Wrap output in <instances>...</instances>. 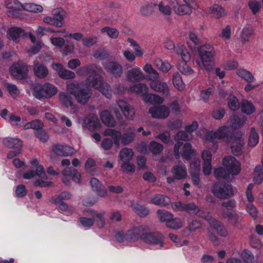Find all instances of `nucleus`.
I'll list each match as a JSON object with an SVG mask.
<instances>
[{"label":"nucleus","mask_w":263,"mask_h":263,"mask_svg":"<svg viewBox=\"0 0 263 263\" xmlns=\"http://www.w3.org/2000/svg\"><path fill=\"white\" fill-rule=\"evenodd\" d=\"M223 164L226 169L219 167L214 170V175L217 179H227L230 178V175H237L241 170L239 162L232 156L224 157L223 159Z\"/></svg>","instance_id":"f257e3e1"},{"label":"nucleus","mask_w":263,"mask_h":263,"mask_svg":"<svg viewBox=\"0 0 263 263\" xmlns=\"http://www.w3.org/2000/svg\"><path fill=\"white\" fill-rule=\"evenodd\" d=\"M79 83L70 82L66 84L67 91L74 97L78 104L85 105L92 97V90L87 87H82Z\"/></svg>","instance_id":"f03ea898"},{"label":"nucleus","mask_w":263,"mask_h":263,"mask_svg":"<svg viewBox=\"0 0 263 263\" xmlns=\"http://www.w3.org/2000/svg\"><path fill=\"white\" fill-rule=\"evenodd\" d=\"M104 134L106 136H111L114 139L115 144L119 145L121 142L123 145H127L135 140L136 129L134 127H129L122 135L119 131L107 128L105 130Z\"/></svg>","instance_id":"7ed1b4c3"},{"label":"nucleus","mask_w":263,"mask_h":263,"mask_svg":"<svg viewBox=\"0 0 263 263\" xmlns=\"http://www.w3.org/2000/svg\"><path fill=\"white\" fill-rule=\"evenodd\" d=\"M198 52L200 60V62H198L199 67L210 70L214 65L215 56L214 48L209 44L203 45L198 47Z\"/></svg>","instance_id":"20e7f679"},{"label":"nucleus","mask_w":263,"mask_h":263,"mask_svg":"<svg viewBox=\"0 0 263 263\" xmlns=\"http://www.w3.org/2000/svg\"><path fill=\"white\" fill-rule=\"evenodd\" d=\"M58 91L57 88L49 83H45L43 85L34 87L33 95L38 99L50 98L54 96Z\"/></svg>","instance_id":"39448f33"},{"label":"nucleus","mask_w":263,"mask_h":263,"mask_svg":"<svg viewBox=\"0 0 263 263\" xmlns=\"http://www.w3.org/2000/svg\"><path fill=\"white\" fill-rule=\"evenodd\" d=\"M212 192L216 197L221 199H226L234 195L232 185L224 182L215 183Z\"/></svg>","instance_id":"423d86ee"},{"label":"nucleus","mask_w":263,"mask_h":263,"mask_svg":"<svg viewBox=\"0 0 263 263\" xmlns=\"http://www.w3.org/2000/svg\"><path fill=\"white\" fill-rule=\"evenodd\" d=\"M142 240L147 243L160 244V246L163 247V236L158 232L147 233V228L144 235L142 237Z\"/></svg>","instance_id":"0eeeda50"},{"label":"nucleus","mask_w":263,"mask_h":263,"mask_svg":"<svg viewBox=\"0 0 263 263\" xmlns=\"http://www.w3.org/2000/svg\"><path fill=\"white\" fill-rule=\"evenodd\" d=\"M83 213L84 215L86 216H89L92 217V218L95 219V221L96 220L98 222V226L100 228H103L105 224V219L104 216L105 215V212L103 211L98 212L95 211L92 209H87L83 210Z\"/></svg>","instance_id":"6e6552de"},{"label":"nucleus","mask_w":263,"mask_h":263,"mask_svg":"<svg viewBox=\"0 0 263 263\" xmlns=\"http://www.w3.org/2000/svg\"><path fill=\"white\" fill-rule=\"evenodd\" d=\"M148 112L153 118L164 119L170 114L169 108L164 105L152 107L149 109Z\"/></svg>","instance_id":"1a4fd4ad"},{"label":"nucleus","mask_w":263,"mask_h":263,"mask_svg":"<svg viewBox=\"0 0 263 263\" xmlns=\"http://www.w3.org/2000/svg\"><path fill=\"white\" fill-rule=\"evenodd\" d=\"M146 228V226H139L128 230L126 234V239L133 241L139 238L142 239L143 235H144Z\"/></svg>","instance_id":"9d476101"},{"label":"nucleus","mask_w":263,"mask_h":263,"mask_svg":"<svg viewBox=\"0 0 263 263\" xmlns=\"http://www.w3.org/2000/svg\"><path fill=\"white\" fill-rule=\"evenodd\" d=\"M105 69L116 78H120L123 74V67L117 61H110L104 65Z\"/></svg>","instance_id":"9b49d317"},{"label":"nucleus","mask_w":263,"mask_h":263,"mask_svg":"<svg viewBox=\"0 0 263 263\" xmlns=\"http://www.w3.org/2000/svg\"><path fill=\"white\" fill-rule=\"evenodd\" d=\"M11 74L18 78H25L27 75L28 68L27 65L23 63L13 64L10 68Z\"/></svg>","instance_id":"f8f14e48"},{"label":"nucleus","mask_w":263,"mask_h":263,"mask_svg":"<svg viewBox=\"0 0 263 263\" xmlns=\"http://www.w3.org/2000/svg\"><path fill=\"white\" fill-rule=\"evenodd\" d=\"M216 132L218 139H222L228 143L230 142L235 136L234 135L232 127L227 126L220 127Z\"/></svg>","instance_id":"ddd939ff"},{"label":"nucleus","mask_w":263,"mask_h":263,"mask_svg":"<svg viewBox=\"0 0 263 263\" xmlns=\"http://www.w3.org/2000/svg\"><path fill=\"white\" fill-rule=\"evenodd\" d=\"M52 68L57 71L59 77L63 79H73L76 77V74L74 72L64 68L61 64H53Z\"/></svg>","instance_id":"4468645a"},{"label":"nucleus","mask_w":263,"mask_h":263,"mask_svg":"<svg viewBox=\"0 0 263 263\" xmlns=\"http://www.w3.org/2000/svg\"><path fill=\"white\" fill-rule=\"evenodd\" d=\"M52 151L57 155L61 157L71 156L75 153L74 148L67 145H55L52 147Z\"/></svg>","instance_id":"2eb2a0df"},{"label":"nucleus","mask_w":263,"mask_h":263,"mask_svg":"<svg viewBox=\"0 0 263 263\" xmlns=\"http://www.w3.org/2000/svg\"><path fill=\"white\" fill-rule=\"evenodd\" d=\"M150 87L154 91L161 93L165 96L170 94L168 86L166 82L158 80H152L150 83Z\"/></svg>","instance_id":"dca6fc26"},{"label":"nucleus","mask_w":263,"mask_h":263,"mask_svg":"<svg viewBox=\"0 0 263 263\" xmlns=\"http://www.w3.org/2000/svg\"><path fill=\"white\" fill-rule=\"evenodd\" d=\"M231 148L232 153L235 156H238L242 153L244 141L241 136H235L232 140Z\"/></svg>","instance_id":"f3484780"},{"label":"nucleus","mask_w":263,"mask_h":263,"mask_svg":"<svg viewBox=\"0 0 263 263\" xmlns=\"http://www.w3.org/2000/svg\"><path fill=\"white\" fill-rule=\"evenodd\" d=\"M117 105L127 119L129 120L133 119L135 115V111L130 105L123 100L118 101Z\"/></svg>","instance_id":"a211bd4d"},{"label":"nucleus","mask_w":263,"mask_h":263,"mask_svg":"<svg viewBox=\"0 0 263 263\" xmlns=\"http://www.w3.org/2000/svg\"><path fill=\"white\" fill-rule=\"evenodd\" d=\"M102 81V78L99 74L95 73L90 75L85 80L86 87L98 89L100 87Z\"/></svg>","instance_id":"6ab92c4d"},{"label":"nucleus","mask_w":263,"mask_h":263,"mask_svg":"<svg viewBox=\"0 0 263 263\" xmlns=\"http://www.w3.org/2000/svg\"><path fill=\"white\" fill-rule=\"evenodd\" d=\"M90 184L92 190L100 197L106 195L107 190L100 181L96 178H92L90 180Z\"/></svg>","instance_id":"aec40b11"},{"label":"nucleus","mask_w":263,"mask_h":263,"mask_svg":"<svg viewBox=\"0 0 263 263\" xmlns=\"http://www.w3.org/2000/svg\"><path fill=\"white\" fill-rule=\"evenodd\" d=\"M72 94L68 92H61L58 95L59 101L60 104L65 107H73L74 106Z\"/></svg>","instance_id":"412c9836"},{"label":"nucleus","mask_w":263,"mask_h":263,"mask_svg":"<svg viewBox=\"0 0 263 263\" xmlns=\"http://www.w3.org/2000/svg\"><path fill=\"white\" fill-rule=\"evenodd\" d=\"M33 70L34 74L40 78H44L48 74L47 68L37 60L33 61Z\"/></svg>","instance_id":"4be33fe9"},{"label":"nucleus","mask_w":263,"mask_h":263,"mask_svg":"<svg viewBox=\"0 0 263 263\" xmlns=\"http://www.w3.org/2000/svg\"><path fill=\"white\" fill-rule=\"evenodd\" d=\"M126 76L127 79L132 82H138L144 78L142 72L138 67L133 68L128 70Z\"/></svg>","instance_id":"5701e85b"},{"label":"nucleus","mask_w":263,"mask_h":263,"mask_svg":"<svg viewBox=\"0 0 263 263\" xmlns=\"http://www.w3.org/2000/svg\"><path fill=\"white\" fill-rule=\"evenodd\" d=\"M171 172L175 179H184L187 176L186 167L183 164L174 166L172 169Z\"/></svg>","instance_id":"b1692460"},{"label":"nucleus","mask_w":263,"mask_h":263,"mask_svg":"<svg viewBox=\"0 0 263 263\" xmlns=\"http://www.w3.org/2000/svg\"><path fill=\"white\" fill-rule=\"evenodd\" d=\"M221 216L223 219L228 221L234 226H237L240 222L241 218L235 212L223 210L221 212Z\"/></svg>","instance_id":"393cba45"},{"label":"nucleus","mask_w":263,"mask_h":263,"mask_svg":"<svg viewBox=\"0 0 263 263\" xmlns=\"http://www.w3.org/2000/svg\"><path fill=\"white\" fill-rule=\"evenodd\" d=\"M35 168V171L31 170L29 172L24 173L23 174V178L26 179H28L36 176L45 179H47L44 171V168L42 165H39Z\"/></svg>","instance_id":"a878e982"},{"label":"nucleus","mask_w":263,"mask_h":263,"mask_svg":"<svg viewBox=\"0 0 263 263\" xmlns=\"http://www.w3.org/2000/svg\"><path fill=\"white\" fill-rule=\"evenodd\" d=\"M170 198L164 195L156 194L151 199L150 202L157 205L166 206L171 203Z\"/></svg>","instance_id":"bb28decb"},{"label":"nucleus","mask_w":263,"mask_h":263,"mask_svg":"<svg viewBox=\"0 0 263 263\" xmlns=\"http://www.w3.org/2000/svg\"><path fill=\"white\" fill-rule=\"evenodd\" d=\"M210 226L216 232L217 234L221 237H227L228 232L224 224L220 221L215 220L211 221Z\"/></svg>","instance_id":"cd10ccee"},{"label":"nucleus","mask_w":263,"mask_h":263,"mask_svg":"<svg viewBox=\"0 0 263 263\" xmlns=\"http://www.w3.org/2000/svg\"><path fill=\"white\" fill-rule=\"evenodd\" d=\"M84 123L89 129H93L98 127L100 125L98 118L96 115L89 114L84 119Z\"/></svg>","instance_id":"c85d7f7f"},{"label":"nucleus","mask_w":263,"mask_h":263,"mask_svg":"<svg viewBox=\"0 0 263 263\" xmlns=\"http://www.w3.org/2000/svg\"><path fill=\"white\" fill-rule=\"evenodd\" d=\"M3 144L12 149H21L22 146V141L18 138H6L3 140Z\"/></svg>","instance_id":"c756f323"},{"label":"nucleus","mask_w":263,"mask_h":263,"mask_svg":"<svg viewBox=\"0 0 263 263\" xmlns=\"http://www.w3.org/2000/svg\"><path fill=\"white\" fill-rule=\"evenodd\" d=\"M100 118L102 122L108 126L114 127L116 124L114 118L107 110H105L100 113Z\"/></svg>","instance_id":"7c9ffc66"},{"label":"nucleus","mask_w":263,"mask_h":263,"mask_svg":"<svg viewBox=\"0 0 263 263\" xmlns=\"http://www.w3.org/2000/svg\"><path fill=\"white\" fill-rule=\"evenodd\" d=\"M176 54L180 55L182 61L181 62H187L191 58V54L185 46L181 44H178L175 48Z\"/></svg>","instance_id":"2f4dec72"},{"label":"nucleus","mask_w":263,"mask_h":263,"mask_svg":"<svg viewBox=\"0 0 263 263\" xmlns=\"http://www.w3.org/2000/svg\"><path fill=\"white\" fill-rule=\"evenodd\" d=\"M129 90L132 92H134L137 95H141L143 99L144 95H146L148 91V87L147 86L143 83H138L131 86Z\"/></svg>","instance_id":"473e14b6"},{"label":"nucleus","mask_w":263,"mask_h":263,"mask_svg":"<svg viewBox=\"0 0 263 263\" xmlns=\"http://www.w3.org/2000/svg\"><path fill=\"white\" fill-rule=\"evenodd\" d=\"M240 108L242 112L250 115L255 111V107L253 104L246 100H243L240 102Z\"/></svg>","instance_id":"72a5a7b5"},{"label":"nucleus","mask_w":263,"mask_h":263,"mask_svg":"<svg viewBox=\"0 0 263 263\" xmlns=\"http://www.w3.org/2000/svg\"><path fill=\"white\" fill-rule=\"evenodd\" d=\"M64 14L65 12L63 10H57L54 11L52 17L55 22V27L60 28L63 26Z\"/></svg>","instance_id":"f704fd0d"},{"label":"nucleus","mask_w":263,"mask_h":263,"mask_svg":"<svg viewBox=\"0 0 263 263\" xmlns=\"http://www.w3.org/2000/svg\"><path fill=\"white\" fill-rule=\"evenodd\" d=\"M254 30L253 27L250 25H247L242 29L241 33V39L243 44L249 42L250 37L253 35Z\"/></svg>","instance_id":"c9c22d12"},{"label":"nucleus","mask_w":263,"mask_h":263,"mask_svg":"<svg viewBox=\"0 0 263 263\" xmlns=\"http://www.w3.org/2000/svg\"><path fill=\"white\" fill-rule=\"evenodd\" d=\"M119 155L123 163L129 162L133 157L134 152L132 149L124 148L120 152Z\"/></svg>","instance_id":"e433bc0d"},{"label":"nucleus","mask_w":263,"mask_h":263,"mask_svg":"<svg viewBox=\"0 0 263 263\" xmlns=\"http://www.w3.org/2000/svg\"><path fill=\"white\" fill-rule=\"evenodd\" d=\"M253 181L258 184L263 181V166L261 165H257L254 168Z\"/></svg>","instance_id":"4c0bfd02"},{"label":"nucleus","mask_w":263,"mask_h":263,"mask_svg":"<svg viewBox=\"0 0 263 263\" xmlns=\"http://www.w3.org/2000/svg\"><path fill=\"white\" fill-rule=\"evenodd\" d=\"M9 39L14 41L24 35V31L20 28L13 27L9 29L8 31Z\"/></svg>","instance_id":"58836bf2"},{"label":"nucleus","mask_w":263,"mask_h":263,"mask_svg":"<svg viewBox=\"0 0 263 263\" xmlns=\"http://www.w3.org/2000/svg\"><path fill=\"white\" fill-rule=\"evenodd\" d=\"M157 216L159 221L161 222H167L173 218V215L165 210H158Z\"/></svg>","instance_id":"ea45409f"},{"label":"nucleus","mask_w":263,"mask_h":263,"mask_svg":"<svg viewBox=\"0 0 263 263\" xmlns=\"http://www.w3.org/2000/svg\"><path fill=\"white\" fill-rule=\"evenodd\" d=\"M175 12L178 15L190 14L192 12L191 7L187 5H179L178 3L174 6Z\"/></svg>","instance_id":"a19ab883"},{"label":"nucleus","mask_w":263,"mask_h":263,"mask_svg":"<svg viewBox=\"0 0 263 263\" xmlns=\"http://www.w3.org/2000/svg\"><path fill=\"white\" fill-rule=\"evenodd\" d=\"M134 212L140 217H145L149 214V210L144 205L136 203L132 205Z\"/></svg>","instance_id":"79ce46f5"},{"label":"nucleus","mask_w":263,"mask_h":263,"mask_svg":"<svg viewBox=\"0 0 263 263\" xmlns=\"http://www.w3.org/2000/svg\"><path fill=\"white\" fill-rule=\"evenodd\" d=\"M143 100L146 103L151 104H161L164 101L163 99L158 95L147 93L144 95Z\"/></svg>","instance_id":"37998d69"},{"label":"nucleus","mask_w":263,"mask_h":263,"mask_svg":"<svg viewBox=\"0 0 263 263\" xmlns=\"http://www.w3.org/2000/svg\"><path fill=\"white\" fill-rule=\"evenodd\" d=\"M148 149L153 155H158L163 151V146L155 141H152L148 145Z\"/></svg>","instance_id":"c03bdc74"},{"label":"nucleus","mask_w":263,"mask_h":263,"mask_svg":"<svg viewBox=\"0 0 263 263\" xmlns=\"http://www.w3.org/2000/svg\"><path fill=\"white\" fill-rule=\"evenodd\" d=\"M22 10L37 13L43 11V8L42 6L34 3H25L23 4Z\"/></svg>","instance_id":"a18cd8bd"},{"label":"nucleus","mask_w":263,"mask_h":263,"mask_svg":"<svg viewBox=\"0 0 263 263\" xmlns=\"http://www.w3.org/2000/svg\"><path fill=\"white\" fill-rule=\"evenodd\" d=\"M259 136L257 133L255 127H252L251 128V131L248 140V145L251 147H254L258 143Z\"/></svg>","instance_id":"49530a36"},{"label":"nucleus","mask_w":263,"mask_h":263,"mask_svg":"<svg viewBox=\"0 0 263 263\" xmlns=\"http://www.w3.org/2000/svg\"><path fill=\"white\" fill-rule=\"evenodd\" d=\"M228 105L231 110L235 111L240 107V103L236 97L230 95L228 98Z\"/></svg>","instance_id":"de8ad7c7"},{"label":"nucleus","mask_w":263,"mask_h":263,"mask_svg":"<svg viewBox=\"0 0 263 263\" xmlns=\"http://www.w3.org/2000/svg\"><path fill=\"white\" fill-rule=\"evenodd\" d=\"M237 75L245 80L248 83L252 82L254 80V77L251 72L245 69H239L237 72Z\"/></svg>","instance_id":"09e8293b"},{"label":"nucleus","mask_w":263,"mask_h":263,"mask_svg":"<svg viewBox=\"0 0 263 263\" xmlns=\"http://www.w3.org/2000/svg\"><path fill=\"white\" fill-rule=\"evenodd\" d=\"M211 13L216 18H220L226 14L224 9L220 6L215 4L210 7Z\"/></svg>","instance_id":"8fccbe9b"},{"label":"nucleus","mask_w":263,"mask_h":263,"mask_svg":"<svg viewBox=\"0 0 263 263\" xmlns=\"http://www.w3.org/2000/svg\"><path fill=\"white\" fill-rule=\"evenodd\" d=\"M4 5L8 9L13 10H22L23 7V4L17 0H6Z\"/></svg>","instance_id":"3c124183"},{"label":"nucleus","mask_w":263,"mask_h":263,"mask_svg":"<svg viewBox=\"0 0 263 263\" xmlns=\"http://www.w3.org/2000/svg\"><path fill=\"white\" fill-rule=\"evenodd\" d=\"M186 63L187 62H180L178 65V70L183 74L190 76L194 73V71Z\"/></svg>","instance_id":"603ef678"},{"label":"nucleus","mask_w":263,"mask_h":263,"mask_svg":"<svg viewBox=\"0 0 263 263\" xmlns=\"http://www.w3.org/2000/svg\"><path fill=\"white\" fill-rule=\"evenodd\" d=\"M183 151L181 154L182 157L186 160L190 159L194 154V151L192 148L191 144L185 143L183 145Z\"/></svg>","instance_id":"864d4df0"},{"label":"nucleus","mask_w":263,"mask_h":263,"mask_svg":"<svg viewBox=\"0 0 263 263\" xmlns=\"http://www.w3.org/2000/svg\"><path fill=\"white\" fill-rule=\"evenodd\" d=\"M183 211H186L190 214L196 215L199 212V208L195 203L191 202L187 204H184Z\"/></svg>","instance_id":"5fc2aeb1"},{"label":"nucleus","mask_w":263,"mask_h":263,"mask_svg":"<svg viewBox=\"0 0 263 263\" xmlns=\"http://www.w3.org/2000/svg\"><path fill=\"white\" fill-rule=\"evenodd\" d=\"M98 89L105 97L110 99L111 97V90L110 86L106 83L102 82V84Z\"/></svg>","instance_id":"6e6d98bb"},{"label":"nucleus","mask_w":263,"mask_h":263,"mask_svg":"<svg viewBox=\"0 0 263 263\" xmlns=\"http://www.w3.org/2000/svg\"><path fill=\"white\" fill-rule=\"evenodd\" d=\"M241 257L246 263H254V256L252 253L247 249H245L241 253Z\"/></svg>","instance_id":"4d7b16f0"},{"label":"nucleus","mask_w":263,"mask_h":263,"mask_svg":"<svg viewBox=\"0 0 263 263\" xmlns=\"http://www.w3.org/2000/svg\"><path fill=\"white\" fill-rule=\"evenodd\" d=\"M101 32H106L111 39H117L119 34V32L115 28L110 27H105L101 29Z\"/></svg>","instance_id":"13d9d810"},{"label":"nucleus","mask_w":263,"mask_h":263,"mask_svg":"<svg viewBox=\"0 0 263 263\" xmlns=\"http://www.w3.org/2000/svg\"><path fill=\"white\" fill-rule=\"evenodd\" d=\"M173 83L174 86L179 90H182L184 88V83L180 75L176 72L174 73L173 79Z\"/></svg>","instance_id":"bf43d9fd"},{"label":"nucleus","mask_w":263,"mask_h":263,"mask_svg":"<svg viewBox=\"0 0 263 263\" xmlns=\"http://www.w3.org/2000/svg\"><path fill=\"white\" fill-rule=\"evenodd\" d=\"M200 160L199 159L194 160L190 164V174H200Z\"/></svg>","instance_id":"052dcab7"},{"label":"nucleus","mask_w":263,"mask_h":263,"mask_svg":"<svg viewBox=\"0 0 263 263\" xmlns=\"http://www.w3.org/2000/svg\"><path fill=\"white\" fill-rule=\"evenodd\" d=\"M155 63L156 66L164 72H167L171 68L170 64L167 62H163L160 59H156Z\"/></svg>","instance_id":"680f3d73"},{"label":"nucleus","mask_w":263,"mask_h":263,"mask_svg":"<svg viewBox=\"0 0 263 263\" xmlns=\"http://www.w3.org/2000/svg\"><path fill=\"white\" fill-rule=\"evenodd\" d=\"M127 41L130 43V45L133 47L135 54L137 57H142L143 54V52L139 44L136 41L131 38H128Z\"/></svg>","instance_id":"e2e57ef3"},{"label":"nucleus","mask_w":263,"mask_h":263,"mask_svg":"<svg viewBox=\"0 0 263 263\" xmlns=\"http://www.w3.org/2000/svg\"><path fill=\"white\" fill-rule=\"evenodd\" d=\"M94 71L93 66L89 65L79 68L77 71V74L80 76H83L92 73Z\"/></svg>","instance_id":"0e129e2a"},{"label":"nucleus","mask_w":263,"mask_h":263,"mask_svg":"<svg viewBox=\"0 0 263 263\" xmlns=\"http://www.w3.org/2000/svg\"><path fill=\"white\" fill-rule=\"evenodd\" d=\"M192 135L191 133L186 130H180L176 134L175 139L176 140L189 141L192 139Z\"/></svg>","instance_id":"69168bd1"},{"label":"nucleus","mask_w":263,"mask_h":263,"mask_svg":"<svg viewBox=\"0 0 263 263\" xmlns=\"http://www.w3.org/2000/svg\"><path fill=\"white\" fill-rule=\"evenodd\" d=\"M157 5L155 3L148 4L141 8L140 12L143 15H149L152 14L154 10V7Z\"/></svg>","instance_id":"338daca9"},{"label":"nucleus","mask_w":263,"mask_h":263,"mask_svg":"<svg viewBox=\"0 0 263 263\" xmlns=\"http://www.w3.org/2000/svg\"><path fill=\"white\" fill-rule=\"evenodd\" d=\"M167 227L173 229H178L182 227L181 221L179 218H173L166 223Z\"/></svg>","instance_id":"774afa93"}]
</instances>
